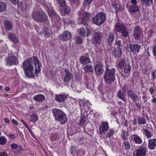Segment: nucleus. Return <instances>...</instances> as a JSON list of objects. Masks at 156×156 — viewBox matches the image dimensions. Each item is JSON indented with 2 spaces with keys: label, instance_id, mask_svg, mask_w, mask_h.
Segmentation results:
<instances>
[{
  "label": "nucleus",
  "instance_id": "obj_1",
  "mask_svg": "<svg viewBox=\"0 0 156 156\" xmlns=\"http://www.w3.org/2000/svg\"><path fill=\"white\" fill-rule=\"evenodd\" d=\"M40 62L37 57H30L26 61L23 63V67L25 71L26 76L33 78L35 73H37L41 70Z\"/></svg>",
  "mask_w": 156,
  "mask_h": 156
},
{
  "label": "nucleus",
  "instance_id": "obj_2",
  "mask_svg": "<svg viewBox=\"0 0 156 156\" xmlns=\"http://www.w3.org/2000/svg\"><path fill=\"white\" fill-rule=\"evenodd\" d=\"M115 72L116 70L114 68L110 69L108 68V66L106 67L104 75V79L107 84H111L115 81Z\"/></svg>",
  "mask_w": 156,
  "mask_h": 156
},
{
  "label": "nucleus",
  "instance_id": "obj_3",
  "mask_svg": "<svg viewBox=\"0 0 156 156\" xmlns=\"http://www.w3.org/2000/svg\"><path fill=\"white\" fill-rule=\"evenodd\" d=\"M52 112L55 119L59 121L60 123L63 124L67 122V118L65 114L61 110L54 108L52 110Z\"/></svg>",
  "mask_w": 156,
  "mask_h": 156
},
{
  "label": "nucleus",
  "instance_id": "obj_4",
  "mask_svg": "<svg viewBox=\"0 0 156 156\" xmlns=\"http://www.w3.org/2000/svg\"><path fill=\"white\" fill-rule=\"evenodd\" d=\"M52 112L55 119L59 121L60 123L63 124L67 122V118L65 114L61 110L54 108L52 110Z\"/></svg>",
  "mask_w": 156,
  "mask_h": 156
},
{
  "label": "nucleus",
  "instance_id": "obj_5",
  "mask_svg": "<svg viewBox=\"0 0 156 156\" xmlns=\"http://www.w3.org/2000/svg\"><path fill=\"white\" fill-rule=\"evenodd\" d=\"M106 19L105 14L103 12H100L97 14L92 19L93 23L98 26L102 25Z\"/></svg>",
  "mask_w": 156,
  "mask_h": 156
},
{
  "label": "nucleus",
  "instance_id": "obj_6",
  "mask_svg": "<svg viewBox=\"0 0 156 156\" xmlns=\"http://www.w3.org/2000/svg\"><path fill=\"white\" fill-rule=\"evenodd\" d=\"M64 75L63 82L65 85L68 84L69 82L73 78V75L69 69H64Z\"/></svg>",
  "mask_w": 156,
  "mask_h": 156
},
{
  "label": "nucleus",
  "instance_id": "obj_7",
  "mask_svg": "<svg viewBox=\"0 0 156 156\" xmlns=\"http://www.w3.org/2000/svg\"><path fill=\"white\" fill-rule=\"evenodd\" d=\"M103 37V34L101 32L94 33L93 37L94 44H99L102 41Z\"/></svg>",
  "mask_w": 156,
  "mask_h": 156
},
{
  "label": "nucleus",
  "instance_id": "obj_8",
  "mask_svg": "<svg viewBox=\"0 0 156 156\" xmlns=\"http://www.w3.org/2000/svg\"><path fill=\"white\" fill-rule=\"evenodd\" d=\"M127 94L128 97L130 98L134 102L139 100V97L137 94L134 93L132 89H129L127 91Z\"/></svg>",
  "mask_w": 156,
  "mask_h": 156
},
{
  "label": "nucleus",
  "instance_id": "obj_9",
  "mask_svg": "<svg viewBox=\"0 0 156 156\" xmlns=\"http://www.w3.org/2000/svg\"><path fill=\"white\" fill-rule=\"evenodd\" d=\"M142 32L139 26H136L135 27L133 36L135 39L140 40L141 38Z\"/></svg>",
  "mask_w": 156,
  "mask_h": 156
},
{
  "label": "nucleus",
  "instance_id": "obj_10",
  "mask_svg": "<svg viewBox=\"0 0 156 156\" xmlns=\"http://www.w3.org/2000/svg\"><path fill=\"white\" fill-rule=\"evenodd\" d=\"M91 18V14L88 12H85L83 13V16L82 19H79L81 23L86 24L87 22Z\"/></svg>",
  "mask_w": 156,
  "mask_h": 156
},
{
  "label": "nucleus",
  "instance_id": "obj_11",
  "mask_svg": "<svg viewBox=\"0 0 156 156\" xmlns=\"http://www.w3.org/2000/svg\"><path fill=\"white\" fill-rule=\"evenodd\" d=\"M94 69L95 73L96 75H101L104 71L102 64L101 63L96 64L94 66Z\"/></svg>",
  "mask_w": 156,
  "mask_h": 156
},
{
  "label": "nucleus",
  "instance_id": "obj_12",
  "mask_svg": "<svg viewBox=\"0 0 156 156\" xmlns=\"http://www.w3.org/2000/svg\"><path fill=\"white\" fill-rule=\"evenodd\" d=\"M6 64L9 66L16 65L17 60L16 57L12 55H9L6 59Z\"/></svg>",
  "mask_w": 156,
  "mask_h": 156
},
{
  "label": "nucleus",
  "instance_id": "obj_13",
  "mask_svg": "<svg viewBox=\"0 0 156 156\" xmlns=\"http://www.w3.org/2000/svg\"><path fill=\"white\" fill-rule=\"evenodd\" d=\"M109 128L108 124L107 122H103L101 124V127H99L100 134H105Z\"/></svg>",
  "mask_w": 156,
  "mask_h": 156
},
{
  "label": "nucleus",
  "instance_id": "obj_14",
  "mask_svg": "<svg viewBox=\"0 0 156 156\" xmlns=\"http://www.w3.org/2000/svg\"><path fill=\"white\" fill-rule=\"evenodd\" d=\"M128 47L129 48L131 52L134 54H135L139 52L140 45L138 44H130Z\"/></svg>",
  "mask_w": 156,
  "mask_h": 156
},
{
  "label": "nucleus",
  "instance_id": "obj_15",
  "mask_svg": "<svg viewBox=\"0 0 156 156\" xmlns=\"http://www.w3.org/2000/svg\"><path fill=\"white\" fill-rule=\"evenodd\" d=\"M72 37L71 33L67 31H64L63 33L60 37V39L62 41H68Z\"/></svg>",
  "mask_w": 156,
  "mask_h": 156
},
{
  "label": "nucleus",
  "instance_id": "obj_16",
  "mask_svg": "<svg viewBox=\"0 0 156 156\" xmlns=\"http://www.w3.org/2000/svg\"><path fill=\"white\" fill-rule=\"evenodd\" d=\"M68 95L60 94H56L55 96V100L58 102H63L66 99Z\"/></svg>",
  "mask_w": 156,
  "mask_h": 156
},
{
  "label": "nucleus",
  "instance_id": "obj_17",
  "mask_svg": "<svg viewBox=\"0 0 156 156\" xmlns=\"http://www.w3.org/2000/svg\"><path fill=\"white\" fill-rule=\"evenodd\" d=\"M79 62L81 64L84 66L89 63H91L90 58L85 56H81L79 59Z\"/></svg>",
  "mask_w": 156,
  "mask_h": 156
},
{
  "label": "nucleus",
  "instance_id": "obj_18",
  "mask_svg": "<svg viewBox=\"0 0 156 156\" xmlns=\"http://www.w3.org/2000/svg\"><path fill=\"white\" fill-rule=\"evenodd\" d=\"M136 156H145L146 153V148L145 147L141 146L136 151Z\"/></svg>",
  "mask_w": 156,
  "mask_h": 156
},
{
  "label": "nucleus",
  "instance_id": "obj_19",
  "mask_svg": "<svg viewBox=\"0 0 156 156\" xmlns=\"http://www.w3.org/2000/svg\"><path fill=\"white\" fill-rule=\"evenodd\" d=\"M112 55L115 58L120 57L122 55V50L120 48H115L112 51Z\"/></svg>",
  "mask_w": 156,
  "mask_h": 156
},
{
  "label": "nucleus",
  "instance_id": "obj_20",
  "mask_svg": "<svg viewBox=\"0 0 156 156\" xmlns=\"http://www.w3.org/2000/svg\"><path fill=\"white\" fill-rule=\"evenodd\" d=\"M5 29L6 31H9L12 30L13 28V25L12 23L7 20H5L3 23Z\"/></svg>",
  "mask_w": 156,
  "mask_h": 156
},
{
  "label": "nucleus",
  "instance_id": "obj_21",
  "mask_svg": "<svg viewBox=\"0 0 156 156\" xmlns=\"http://www.w3.org/2000/svg\"><path fill=\"white\" fill-rule=\"evenodd\" d=\"M48 20V17L46 14L42 11H40V14L39 19L38 22H45L47 21Z\"/></svg>",
  "mask_w": 156,
  "mask_h": 156
},
{
  "label": "nucleus",
  "instance_id": "obj_22",
  "mask_svg": "<svg viewBox=\"0 0 156 156\" xmlns=\"http://www.w3.org/2000/svg\"><path fill=\"white\" fill-rule=\"evenodd\" d=\"M114 34L113 32L111 31L109 33L108 35L107 39L108 43L110 45H112V43L114 39Z\"/></svg>",
  "mask_w": 156,
  "mask_h": 156
},
{
  "label": "nucleus",
  "instance_id": "obj_23",
  "mask_svg": "<svg viewBox=\"0 0 156 156\" xmlns=\"http://www.w3.org/2000/svg\"><path fill=\"white\" fill-rule=\"evenodd\" d=\"M83 69L85 73H91L93 72V68L91 63L84 66L83 67Z\"/></svg>",
  "mask_w": 156,
  "mask_h": 156
},
{
  "label": "nucleus",
  "instance_id": "obj_24",
  "mask_svg": "<svg viewBox=\"0 0 156 156\" xmlns=\"http://www.w3.org/2000/svg\"><path fill=\"white\" fill-rule=\"evenodd\" d=\"M126 28V26L123 24L119 23L116 24L115 26V30L118 32H120Z\"/></svg>",
  "mask_w": 156,
  "mask_h": 156
},
{
  "label": "nucleus",
  "instance_id": "obj_25",
  "mask_svg": "<svg viewBox=\"0 0 156 156\" xmlns=\"http://www.w3.org/2000/svg\"><path fill=\"white\" fill-rule=\"evenodd\" d=\"M87 32L85 28L83 27L80 29V35L82 36H84L86 35V34L87 33V37H88L90 34V31L87 28H86Z\"/></svg>",
  "mask_w": 156,
  "mask_h": 156
},
{
  "label": "nucleus",
  "instance_id": "obj_26",
  "mask_svg": "<svg viewBox=\"0 0 156 156\" xmlns=\"http://www.w3.org/2000/svg\"><path fill=\"white\" fill-rule=\"evenodd\" d=\"M156 145V139H150L148 141V147L150 149L154 150Z\"/></svg>",
  "mask_w": 156,
  "mask_h": 156
},
{
  "label": "nucleus",
  "instance_id": "obj_27",
  "mask_svg": "<svg viewBox=\"0 0 156 156\" xmlns=\"http://www.w3.org/2000/svg\"><path fill=\"white\" fill-rule=\"evenodd\" d=\"M40 11L34 12L31 15V17L35 21L38 22L40 14Z\"/></svg>",
  "mask_w": 156,
  "mask_h": 156
},
{
  "label": "nucleus",
  "instance_id": "obj_28",
  "mask_svg": "<svg viewBox=\"0 0 156 156\" xmlns=\"http://www.w3.org/2000/svg\"><path fill=\"white\" fill-rule=\"evenodd\" d=\"M62 7V13L64 14V15L65 16L68 15L70 13V8L69 6L65 5L64 6Z\"/></svg>",
  "mask_w": 156,
  "mask_h": 156
},
{
  "label": "nucleus",
  "instance_id": "obj_29",
  "mask_svg": "<svg viewBox=\"0 0 156 156\" xmlns=\"http://www.w3.org/2000/svg\"><path fill=\"white\" fill-rule=\"evenodd\" d=\"M129 11L131 13H134L140 11L138 6L136 5H132L129 7Z\"/></svg>",
  "mask_w": 156,
  "mask_h": 156
},
{
  "label": "nucleus",
  "instance_id": "obj_30",
  "mask_svg": "<svg viewBox=\"0 0 156 156\" xmlns=\"http://www.w3.org/2000/svg\"><path fill=\"white\" fill-rule=\"evenodd\" d=\"M8 38L13 42L17 43L18 41L16 35L12 33H10L9 34Z\"/></svg>",
  "mask_w": 156,
  "mask_h": 156
},
{
  "label": "nucleus",
  "instance_id": "obj_31",
  "mask_svg": "<svg viewBox=\"0 0 156 156\" xmlns=\"http://www.w3.org/2000/svg\"><path fill=\"white\" fill-rule=\"evenodd\" d=\"M132 137H133V140L136 143L138 144H140L142 143V140L138 135L134 134L133 135Z\"/></svg>",
  "mask_w": 156,
  "mask_h": 156
},
{
  "label": "nucleus",
  "instance_id": "obj_32",
  "mask_svg": "<svg viewBox=\"0 0 156 156\" xmlns=\"http://www.w3.org/2000/svg\"><path fill=\"white\" fill-rule=\"evenodd\" d=\"M117 96L119 98L122 99L124 101H126V99L125 98L124 93L121 90H119L117 92Z\"/></svg>",
  "mask_w": 156,
  "mask_h": 156
},
{
  "label": "nucleus",
  "instance_id": "obj_33",
  "mask_svg": "<svg viewBox=\"0 0 156 156\" xmlns=\"http://www.w3.org/2000/svg\"><path fill=\"white\" fill-rule=\"evenodd\" d=\"M45 98L42 94H38L34 97V99L37 101H41L45 99Z\"/></svg>",
  "mask_w": 156,
  "mask_h": 156
},
{
  "label": "nucleus",
  "instance_id": "obj_34",
  "mask_svg": "<svg viewBox=\"0 0 156 156\" xmlns=\"http://www.w3.org/2000/svg\"><path fill=\"white\" fill-rule=\"evenodd\" d=\"M7 5L5 3L0 2V12H4L6 10Z\"/></svg>",
  "mask_w": 156,
  "mask_h": 156
},
{
  "label": "nucleus",
  "instance_id": "obj_35",
  "mask_svg": "<svg viewBox=\"0 0 156 156\" xmlns=\"http://www.w3.org/2000/svg\"><path fill=\"white\" fill-rule=\"evenodd\" d=\"M113 6L116 10V14H117L118 12L119 11H122L123 10V9L122 7V6L119 4H113Z\"/></svg>",
  "mask_w": 156,
  "mask_h": 156
},
{
  "label": "nucleus",
  "instance_id": "obj_36",
  "mask_svg": "<svg viewBox=\"0 0 156 156\" xmlns=\"http://www.w3.org/2000/svg\"><path fill=\"white\" fill-rule=\"evenodd\" d=\"M120 32L122 34V37L123 38H126L129 36L128 31L127 28Z\"/></svg>",
  "mask_w": 156,
  "mask_h": 156
},
{
  "label": "nucleus",
  "instance_id": "obj_37",
  "mask_svg": "<svg viewBox=\"0 0 156 156\" xmlns=\"http://www.w3.org/2000/svg\"><path fill=\"white\" fill-rule=\"evenodd\" d=\"M126 65V60L125 59H121L118 64V66L120 68H122Z\"/></svg>",
  "mask_w": 156,
  "mask_h": 156
},
{
  "label": "nucleus",
  "instance_id": "obj_38",
  "mask_svg": "<svg viewBox=\"0 0 156 156\" xmlns=\"http://www.w3.org/2000/svg\"><path fill=\"white\" fill-rule=\"evenodd\" d=\"M49 34L50 33L49 32L48 29H46L45 28H44V30L40 33L41 34L48 37H50Z\"/></svg>",
  "mask_w": 156,
  "mask_h": 156
},
{
  "label": "nucleus",
  "instance_id": "obj_39",
  "mask_svg": "<svg viewBox=\"0 0 156 156\" xmlns=\"http://www.w3.org/2000/svg\"><path fill=\"white\" fill-rule=\"evenodd\" d=\"M146 122L144 118L138 117V122L139 125L144 124Z\"/></svg>",
  "mask_w": 156,
  "mask_h": 156
},
{
  "label": "nucleus",
  "instance_id": "obj_40",
  "mask_svg": "<svg viewBox=\"0 0 156 156\" xmlns=\"http://www.w3.org/2000/svg\"><path fill=\"white\" fill-rule=\"evenodd\" d=\"M49 16H51V18H54V17H55L56 16V18L57 19L58 18V16L56 13L53 10H50L49 13Z\"/></svg>",
  "mask_w": 156,
  "mask_h": 156
},
{
  "label": "nucleus",
  "instance_id": "obj_41",
  "mask_svg": "<svg viewBox=\"0 0 156 156\" xmlns=\"http://www.w3.org/2000/svg\"><path fill=\"white\" fill-rule=\"evenodd\" d=\"M143 4L147 6H150L152 3L153 0H141Z\"/></svg>",
  "mask_w": 156,
  "mask_h": 156
},
{
  "label": "nucleus",
  "instance_id": "obj_42",
  "mask_svg": "<svg viewBox=\"0 0 156 156\" xmlns=\"http://www.w3.org/2000/svg\"><path fill=\"white\" fill-rule=\"evenodd\" d=\"M38 116L32 114L30 116V120L33 122H35L38 119Z\"/></svg>",
  "mask_w": 156,
  "mask_h": 156
},
{
  "label": "nucleus",
  "instance_id": "obj_43",
  "mask_svg": "<svg viewBox=\"0 0 156 156\" xmlns=\"http://www.w3.org/2000/svg\"><path fill=\"white\" fill-rule=\"evenodd\" d=\"M129 135V133L128 132L125 131L122 132L121 137L124 140H126L127 138V136Z\"/></svg>",
  "mask_w": 156,
  "mask_h": 156
},
{
  "label": "nucleus",
  "instance_id": "obj_44",
  "mask_svg": "<svg viewBox=\"0 0 156 156\" xmlns=\"http://www.w3.org/2000/svg\"><path fill=\"white\" fill-rule=\"evenodd\" d=\"M87 103L88 101L85 100H80L79 102V104L80 106H85L86 105H87Z\"/></svg>",
  "mask_w": 156,
  "mask_h": 156
},
{
  "label": "nucleus",
  "instance_id": "obj_45",
  "mask_svg": "<svg viewBox=\"0 0 156 156\" xmlns=\"http://www.w3.org/2000/svg\"><path fill=\"white\" fill-rule=\"evenodd\" d=\"M131 67L130 65H128L127 66L124 67V71L125 73H129L131 70Z\"/></svg>",
  "mask_w": 156,
  "mask_h": 156
},
{
  "label": "nucleus",
  "instance_id": "obj_46",
  "mask_svg": "<svg viewBox=\"0 0 156 156\" xmlns=\"http://www.w3.org/2000/svg\"><path fill=\"white\" fill-rule=\"evenodd\" d=\"M7 142V140L5 137L2 136L0 138V144L1 145L4 144Z\"/></svg>",
  "mask_w": 156,
  "mask_h": 156
},
{
  "label": "nucleus",
  "instance_id": "obj_47",
  "mask_svg": "<svg viewBox=\"0 0 156 156\" xmlns=\"http://www.w3.org/2000/svg\"><path fill=\"white\" fill-rule=\"evenodd\" d=\"M86 116L84 115L81 116L80 119V125H83L86 122Z\"/></svg>",
  "mask_w": 156,
  "mask_h": 156
},
{
  "label": "nucleus",
  "instance_id": "obj_48",
  "mask_svg": "<svg viewBox=\"0 0 156 156\" xmlns=\"http://www.w3.org/2000/svg\"><path fill=\"white\" fill-rule=\"evenodd\" d=\"M143 131L147 138H150L151 137L152 135L150 132L147 131L146 129H144Z\"/></svg>",
  "mask_w": 156,
  "mask_h": 156
},
{
  "label": "nucleus",
  "instance_id": "obj_49",
  "mask_svg": "<svg viewBox=\"0 0 156 156\" xmlns=\"http://www.w3.org/2000/svg\"><path fill=\"white\" fill-rule=\"evenodd\" d=\"M123 144L124 145L125 149L126 150H128L129 149L130 144L129 143L127 142H124Z\"/></svg>",
  "mask_w": 156,
  "mask_h": 156
},
{
  "label": "nucleus",
  "instance_id": "obj_50",
  "mask_svg": "<svg viewBox=\"0 0 156 156\" xmlns=\"http://www.w3.org/2000/svg\"><path fill=\"white\" fill-rule=\"evenodd\" d=\"M76 41L77 43L80 44H81L83 42L82 38L80 36H78L76 37Z\"/></svg>",
  "mask_w": 156,
  "mask_h": 156
},
{
  "label": "nucleus",
  "instance_id": "obj_51",
  "mask_svg": "<svg viewBox=\"0 0 156 156\" xmlns=\"http://www.w3.org/2000/svg\"><path fill=\"white\" fill-rule=\"evenodd\" d=\"M114 131L112 129H110L106 135V136L108 137H111L113 134Z\"/></svg>",
  "mask_w": 156,
  "mask_h": 156
},
{
  "label": "nucleus",
  "instance_id": "obj_52",
  "mask_svg": "<svg viewBox=\"0 0 156 156\" xmlns=\"http://www.w3.org/2000/svg\"><path fill=\"white\" fill-rule=\"evenodd\" d=\"M115 44V45L118 46L117 48H120V47L121 45V43L120 41L116 39V40Z\"/></svg>",
  "mask_w": 156,
  "mask_h": 156
},
{
  "label": "nucleus",
  "instance_id": "obj_53",
  "mask_svg": "<svg viewBox=\"0 0 156 156\" xmlns=\"http://www.w3.org/2000/svg\"><path fill=\"white\" fill-rule=\"evenodd\" d=\"M71 153L72 154H74L76 151V148L74 146H72L70 149Z\"/></svg>",
  "mask_w": 156,
  "mask_h": 156
},
{
  "label": "nucleus",
  "instance_id": "obj_54",
  "mask_svg": "<svg viewBox=\"0 0 156 156\" xmlns=\"http://www.w3.org/2000/svg\"><path fill=\"white\" fill-rule=\"evenodd\" d=\"M59 3L60 5L61 6H64L66 3L65 0H58Z\"/></svg>",
  "mask_w": 156,
  "mask_h": 156
},
{
  "label": "nucleus",
  "instance_id": "obj_55",
  "mask_svg": "<svg viewBox=\"0 0 156 156\" xmlns=\"http://www.w3.org/2000/svg\"><path fill=\"white\" fill-rule=\"evenodd\" d=\"M10 147L12 149H15L18 147V146L17 144L14 143L11 144Z\"/></svg>",
  "mask_w": 156,
  "mask_h": 156
},
{
  "label": "nucleus",
  "instance_id": "obj_56",
  "mask_svg": "<svg viewBox=\"0 0 156 156\" xmlns=\"http://www.w3.org/2000/svg\"><path fill=\"white\" fill-rule=\"evenodd\" d=\"M122 88L123 91L122 92H123V93L126 92V91L127 92L128 90H129L128 89V87L126 85L123 86L122 87Z\"/></svg>",
  "mask_w": 156,
  "mask_h": 156
},
{
  "label": "nucleus",
  "instance_id": "obj_57",
  "mask_svg": "<svg viewBox=\"0 0 156 156\" xmlns=\"http://www.w3.org/2000/svg\"><path fill=\"white\" fill-rule=\"evenodd\" d=\"M57 135L56 134H54L51 136V139L53 140L57 139Z\"/></svg>",
  "mask_w": 156,
  "mask_h": 156
},
{
  "label": "nucleus",
  "instance_id": "obj_58",
  "mask_svg": "<svg viewBox=\"0 0 156 156\" xmlns=\"http://www.w3.org/2000/svg\"><path fill=\"white\" fill-rule=\"evenodd\" d=\"M136 105L137 109H141L142 108V105L141 104L139 103L138 102L135 103Z\"/></svg>",
  "mask_w": 156,
  "mask_h": 156
},
{
  "label": "nucleus",
  "instance_id": "obj_59",
  "mask_svg": "<svg viewBox=\"0 0 156 156\" xmlns=\"http://www.w3.org/2000/svg\"><path fill=\"white\" fill-rule=\"evenodd\" d=\"M9 2L13 5H16L19 2V0H9Z\"/></svg>",
  "mask_w": 156,
  "mask_h": 156
},
{
  "label": "nucleus",
  "instance_id": "obj_60",
  "mask_svg": "<svg viewBox=\"0 0 156 156\" xmlns=\"http://www.w3.org/2000/svg\"><path fill=\"white\" fill-rule=\"evenodd\" d=\"M152 75L154 79H156V69L152 72Z\"/></svg>",
  "mask_w": 156,
  "mask_h": 156
},
{
  "label": "nucleus",
  "instance_id": "obj_61",
  "mask_svg": "<svg viewBox=\"0 0 156 156\" xmlns=\"http://www.w3.org/2000/svg\"><path fill=\"white\" fill-rule=\"evenodd\" d=\"M154 33V32L152 30H151L149 33H148V37H151L152 36Z\"/></svg>",
  "mask_w": 156,
  "mask_h": 156
},
{
  "label": "nucleus",
  "instance_id": "obj_62",
  "mask_svg": "<svg viewBox=\"0 0 156 156\" xmlns=\"http://www.w3.org/2000/svg\"><path fill=\"white\" fill-rule=\"evenodd\" d=\"M153 52L154 56H156V45L153 48Z\"/></svg>",
  "mask_w": 156,
  "mask_h": 156
},
{
  "label": "nucleus",
  "instance_id": "obj_63",
  "mask_svg": "<svg viewBox=\"0 0 156 156\" xmlns=\"http://www.w3.org/2000/svg\"><path fill=\"white\" fill-rule=\"evenodd\" d=\"M9 137L12 140H14L15 138V136L13 134H12L8 135Z\"/></svg>",
  "mask_w": 156,
  "mask_h": 156
},
{
  "label": "nucleus",
  "instance_id": "obj_64",
  "mask_svg": "<svg viewBox=\"0 0 156 156\" xmlns=\"http://www.w3.org/2000/svg\"><path fill=\"white\" fill-rule=\"evenodd\" d=\"M0 156H9L8 155L5 154L4 152H0Z\"/></svg>",
  "mask_w": 156,
  "mask_h": 156
}]
</instances>
